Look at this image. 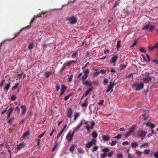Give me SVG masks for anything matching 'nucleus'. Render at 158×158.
Returning <instances> with one entry per match:
<instances>
[{
  "mask_svg": "<svg viewBox=\"0 0 158 158\" xmlns=\"http://www.w3.org/2000/svg\"><path fill=\"white\" fill-rule=\"evenodd\" d=\"M154 27L155 26L153 25H151L150 26H149V31H153L154 28Z\"/></svg>",
  "mask_w": 158,
  "mask_h": 158,
  "instance_id": "49530a36",
  "label": "nucleus"
},
{
  "mask_svg": "<svg viewBox=\"0 0 158 158\" xmlns=\"http://www.w3.org/2000/svg\"><path fill=\"white\" fill-rule=\"evenodd\" d=\"M63 131H60V132L57 135V139L60 137L61 135L63 133Z\"/></svg>",
  "mask_w": 158,
  "mask_h": 158,
  "instance_id": "bf43d9fd",
  "label": "nucleus"
},
{
  "mask_svg": "<svg viewBox=\"0 0 158 158\" xmlns=\"http://www.w3.org/2000/svg\"><path fill=\"white\" fill-rule=\"evenodd\" d=\"M88 75L87 74H85L81 77V80H82L83 81H84L86 79Z\"/></svg>",
  "mask_w": 158,
  "mask_h": 158,
  "instance_id": "cd10ccee",
  "label": "nucleus"
},
{
  "mask_svg": "<svg viewBox=\"0 0 158 158\" xmlns=\"http://www.w3.org/2000/svg\"><path fill=\"white\" fill-rule=\"evenodd\" d=\"M78 152L81 154H83L84 153V151L81 148H79L77 149Z\"/></svg>",
  "mask_w": 158,
  "mask_h": 158,
  "instance_id": "c85d7f7f",
  "label": "nucleus"
},
{
  "mask_svg": "<svg viewBox=\"0 0 158 158\" xmlns=\"http://www.w3.org/2000/svg\"><path fill=\"white\" fill-rule=\"evenodd\" d=\"M74 145L72 144L71 146L70 147L69 150L72 153H73V152L74 149Z\"/></svg>",
  "mask_w": 158,
  "mask_h": 158,
  "instance_id": "c9c22d12",
  "label": "nucleus"
},
{
  "mask_svg": "<svg viewBox=\"0 0 158 158\" xmlns=\"http://www.w3.org/2000/svg\"><path fill=\"white\" fill-rule=\"evenodd\" d=\"M107 156V154L105 153H104L100 154V156L102 158H104Z\"/></svg>",
  "mask_w": 158,
  "mask_h": 158,
  "instance_id": "13d9d810",
  "label": "nucleus"
},
{
  "mask_svg": "<svg viewBox=\"0 0 158 158\" xmlns=\"http://www.w3.org/2000/svg\"><path fill=\"white\" fill-rule=\"evenodd\" d=\"M25 146L24 143H20L19 145H18L17 148L19 149H20L21 148H23Z\"/></svg>",
  "mask_w": 158,
  "mask_h": 158,
  "instance_id": "412c9836",
  "label": "nucleus"
},
{
  "mask_svg": "<svg viewBox=\"0 0 158 158\" xmlns=\"http://www.w3.org/2000/svg\"><path fill=\"white\" fill-rule=\"evenodd\" d=\"M14 117L12 118H11L9 120L8 122L7 123L10 124H12V121H14Z\"/></svg>",
  "mask_w": 158,
  "mask_h": 158,
  "instance_id": "ea45409f",
  "label": "nucleus"
},
{
  "mask_svg": "<svg viewBox=\"0 0 158 158\" xmlns=\"http://www.w3.org/2000/svg\"><path fill=\"white\" fill-rule=\"evenodd\" d=\"M143 82L146 83H148L151 81L152 77L150 76L147 77L143 79Z\"/></svg>",
  "mask_w": 158,
  "mask_h": 158,
  "instance_id": "0eeeda50",
  "label": "nucleus"
},
{
  "mask_svg": "<svg viewBox=\"0 0 158 158\" xmlns=\"http://www.w3.org/2000/svg\"><path fill=\"white\" fill-rule=\"evenodd\" d=\"M34 46V43L31 42L29 44L28 46V49L30 50L32 49L33 48Z\"/></svg>",
  "mask_w": 158,
  "mask_h": 158,
  "instance_id": "b1692460",
  "label": "nucleus"
},
{
  "mask_svg": "<svg viewBox=\"0 0 158 158\" xmlns=\"http://www.w3.org/2000/svg\"><path fill=\"white\" fill-rule=\"evenodd\" d=\"M45 133H46V131H44L43 133H42L41 134L39 135L38 137V138H42V137H43L44 136V134H45Z\"/></svg>",
  "mask_w": 158,
  "mask_h": 158,
  "instance_id": "603ef678",
  "label": "nucleus"
},
{
  "mask_svg": "<svg viewBox=\"0 0 158 158\" xmlns=\"http://www.w3.org/2000/svg\"><path fill=\"white\" fill-rule=\"evenodd\" d=\"M10 82H9V83L5 86V87L4 89V90L7 91L9 90V89L10 88Z\"/></svg>",
  "mask_w": 158,
  "mask_h": 158,
  "instance_id": "a211bd4d",
  "label": "nucleus"
},
{
  "mask_svg": "<svg viewBox=\"0 0 158 158\" xmlns=\"http://www.w3.org/2000/svg\"><path fill=\"white\" fill-rule=\"evenodd\" d=\"M149 27V25L148 24L147 25H146L144 27H143L142 28V29L143 30H148V29Z\"/></svg>",
  "mask_w": 158,
  "mask_h": 158,
  "instance_id": "c03bdc74",
  "label": "nucleus"
},
{
  "mask_svg": "<svg viewBox=\"0 0 158 158\" xmlns=\"http://www.w3.org/2000/svg\"><path fill=\"white\" fill-rule=\"evenodd\" d=\"M15 111H17L18 114H19L20 113V109L18 107H15Z\"/></svg>",
  "mask_w": 158,
  "mask_h": 158,
  "instance_id": "e2e57ef3",
  "label": "nucleus"
},
{
  "mask_svg": "<svg viewBox=\"0 0 158 158\" xmlns=\"http://www.w3.org/2000/svg\"><path fill=\"white\" fill-rule=\"evenodd\" d=\"M110 136L108 135H103L102 136V139L105 141L108 140Z\"/></svg>",
  "mask_w": 158,
  "mask_h": 158,
  "instance_id": "6ab92c4d",
  "label": "nucleus"
},
{
  "mask_svg": "<svg viewBox=\"0 0 158 158\" xmlns=\"http://www.w3.org/2000/svg\"><path fill=\"white\" fill-rule=\"evenodd\" d=\"M148 143H145L141 145L140 146V148H141L142 147H144L146 146L147 147L148 146Z\"/></svg>",
  "mask_w": 158,
  "mask_h": 158,
  "instance_id": "6e6d98bb",
  "label": "nucleus"
},
{
  "mask_svg": "<svg viewBox=\"0 0 158 158\" xmlns=\"http://www.w3.org/2000/svg\"><path fill=\"white\" fill-rule=\"evenodd\" d=\"M137 43V40L136 39L134 41L133 43L131 46V47H133L135 46L136 44Z\"/></svg>",
  "mask_w": 158,
  "mask_h": 158,
  "instance_id": "8fccbe9b",
  "label": "nucleus"
},
{
  "mask_svg": "<svg viewBox=\"0 0 158 158\" xmlns=\"http://www.w3.org/2000/svg\"><path fill=\"white\" fill-rule=\"evenodd\" d=\"M121 41L118 40L117 42L116 47L118 49H119L121 47Z\"/></svg>",
  "mask_w": 158,
  "mask_h": 158,
  "instance_id": "c756f323",
  "label": "nucleus"
},
{
  "mask_svg": "<svg viewBox=\"0 0 158 158\" xmlns=\"http://www.w3.org/2000/svg\"><path fill=\"white\" fill-rule=\"evenodd\" d=\"M133 73H131L128 75L126 76L125 77V78H130L131 77H132L133 76Z\"/></svg>",
  "mask_w": 158,
  "mask_h": 158,
  "instance_id": "58836bf2",
  "label": "nucleus"
},
{
  "mask_svg": "<svg viewBox=\"0 0 158 158\" xmlns=\"http://www.w3.org/2000/svg\"><path fill=\"white\" fill-rule=\"evenodd\" d=\"M82 83H83V85H85L87 87L89 86L90 87L92 85L91 83L87 80L85 81H82Z\"/></svg>",
  "mask_w": 158,
  "mask_h": 158,
  "instance_id": "9d476101",
  "label": "nucleus"
},
{
  "mask_svg": "<svg viewBox=\"0 0 158 158\" xmlns=\"http://www.w3.org/2000/svg\"><path fill=\"white\" fill-rule=\"evenodd\" d=\"M47 12V11L42 12L41 13H39L37 16H35V18H37V17H40V16L41 15H44Z\"/></svg>",
  "mask_w": 158,
  "mask_h": 158,
  "instance_id": "5701e85b",
  "label": "nucleus"
},
{
  "mask_svg": "<svg viewBox=\"0 0 158 158\" xmlns=\"http://www.w3.org/2000/svg\"><path fill=\"white\" fill-rule=\"evenodd\" d=\"M36 140L37 142V145L38 146V147L40 148V146H39V145H40V139H36Z\"/></svg>",
  "mask_w": 158,
  "mask_h": 158,
  "instance_id": "680f3d73",
  "label": "nucleus"
},
{
  "mask_svg": "<svg viewBox=\"0 0 158 158\" xmlns=\"http://www.w3.org/2000/svg\"><path fill=\"white\" fill-rule=\"evenodd\" d=\"M118 59V56L117 55H114L112 57L110 60V62L111 64L114 63Z\"/></svg>",
  "mask_w": 158,
  "mask_h": 158,
  "instance_id": "423d86ee",
  "label": "nucleus"
},
{
  "mask_svg": "<svg viewBox=\"0 0 158 158\" xmlns=\"http://www.w3.org/2000/svg\"><path fill=\"white\" fill-rule=\"evenodd\" d=\"M66 88V86L64 85H62L61 88L60 90L61 92L60 94V96L62 95L64 93Z\"/></svg>",
  "mask_w": 158,
  "mask_h": 158,
  "instance_id": "9b49d317",
  "label": "nucleus"
},
{
  "mask_svg": "<svg viewBox=\"0 0 158 158\" xmlns=\"http://www.w3.org/2000/svg\"><path fill=\"white\" fill-rule=\"evenodd\" d=\"M92 90V88H90L88 90H87L86 93L84 94L83 97L86 96Z\"/></svg>",
  "mask_w": 158,
  "mask_h": 158,
  "instance_id": "aec40b11",
  "label": "nucleus"
},
{
  "mask_svg": "<svg viewBox=\"0 0 158 158\" xmlns=\"http://www.w3.org/2000/svg\"><path fill=\"white\" fill-rule=\"evenodd\" d=\"M55 145L54 146V147H53V148H52V152H54L55 150V149L57 148L58 147V142L56 141L55 142Z\"/></svg>",
  "mask_w": 158,
  "mask_h": 158,
  "instance_id": "4be33fe9",
  "label": "nucleus"
},
{
  "mask_svg": "<svg viewBox=\"0 0 158 158\" xmlns=\"http://www.w3.org/2000/svg\"><path fill=\"white\" fill-rule=\"evenodd\" d=\"M138 135L140 137H144L145 134L142 131H139L138 132Z\"/></svg>",
  "mask_w": 158,
  "mask_h": 158,
  "instance_id": "f3484780",
  "label": "nucleus"
},
{
  "mask_svg": "<svg viewBox=\"0 0 158 158\" xmlns=\"http://www.w3.org/2000/svg\"><path fill=\"white\" fill-rule=\"evenodd\" d=\"M146 125L147 126L150 127L151 129H152L155 127V125L152 123H151L148 122L146 124Z\"/></svg>",
  "mask_w": 158,
  "mask_h": 158,
  "instance_id": "dca6fc26",
  "label": "nucleus"
},
{
  "mask_svg": "<svg viewBox=\"0 0 158 158\" xmlns=\"http://www.w3.org/2000/svg\"><path fill=\"white\" fill-rule=\"evenodd\" d=\"M150 152L149 149H146L144 151L143 153L144 155L148 154Z\"/></svg>",
  "mask_w": 158,
  "mask_h": 158,
  "instance_id": "37998d69",
  "label": "nucleus"
},
{
  "mask_svg": "<svg viewBox=\"0 0 158 158\" xmlns=\"http://www.w3.org/2000/svg\"><path fill=\"white\" fill-rule=\"evenodd\" d=\"M21 108L22 110V114L24 115L27 111L26 107L25 105H23L21 106Z\"/></svg>",
  "mask_w": 158,
  "mask_h": 158,
  "instance_id": "6e6552de",
  "label": "nucleus"
},
{
  "mask_svg": "<svg viewBox=\"0 0 158 158\" xmlns=\"http://www.w3.org/2000/svg\"><path fill=\"white\" fill-rule=\"evenodd\" d=\"M121 136L122 135L121 134H119L117 136L114 137L113 138L117 139H119L121 138Z\"/></svg>",
  "mask_w": 158,
  "mask_h": 158,
  "instance_id": "e433bc0d",
  "label": "nucleus"
},
{
  "mask_svg": "<svg viewBox=\"0 0 158 158\" xmlns=\"http://www.w3.org/2000/svg\"><path fill=\"white\" fill-rule=\"evenodd\" d=\"M108 81L107 78H105L104 80L103 84L105 85L108 83Z\"/></svg>",
  "mask_w": 158,
  "mask_h": 158,
  "instance_id": "69168bd1",
  "label": "nucleus"
},
{
  "mask_svg": "<svg viewBox=\"0 0 158 158\" xmlns=\"http://www.w3.org/2000/svg\"><path fill=\"white\" fill-rule=\"evenodd\" d=\"M14 110V108L13 107H10L9 108L7 112L8 114L7 115V119L9 118Z\"/></svg>",
  "mask_w": 158,
  "mask_h": 158,
  "instance_id": "f8f14e48",
  "label": "nucleus"
},
{
  "mask_svg": "<svg viewBox=\"0 0 158 158\" xmlns=\"http://www.w3.org/2000/svg\"><path fill=\"white\" fill-rule=\"evenodd\" d=\"M119 3V2H118L117 1H116L114 4V5L113 6V8H114L116 7L117 6V5H118Z\"/></svg>",
  "mask_w": 158,
  "mask_h": 158,
  "instance_id": "338daca9",
  "label": "nucleus"
},
{
  "mask_svg": "<svg viewBox=\"0 0 158 158\" xmlns=\"http://www.w3.org/2000/svg\"><path fill=\"white\" fill-rule=\"evenodd\" d=\"M35 17L34 18H33L31 19V22L30 23V24L29 25H28V26H27L25 27L26 28H30V27H31V24L35 20Z\"/></svg>",
  "mask_w": 158,
  "mask_h": 158,
  "instance_id": "7c9ffc66",
  "label": "nucleus"
},
{
  "mask_svg": "<svg viewBox=\"0 0 158 158\" xmlns=\"http://www.w3.org/2000/svg\"><path fill=\"white\" fill-rule=\"evenodd\" d=\"M135 153L139 156H141L142 155V152L139 150H136Z\"/></svg>",
  "mask_w": 158,
  "mask_h": 158,
  "instance_id": "473e14b6",
  "label": "nucleus"
},
{
  "mask_svg": "<svg viewBox=\"0 0 158 158\" xmlns=\"http://www.w3.org/2000/svg\"><path fill=\"white\" fill-rule=\"evenodd\" d=\"M66 19L67 20L70 21V23L71 24H75L77 21V18L73 16L68 18Z\"/></svg>",
  "mask_w": 158,
  "mask_h": 158,
  "instance_id": "7ed1b4c3",
  "label": "nucleus"
},
{
  "mask_svg": "<svg viewBox=\"0 0 158 158\" xmlns=\"http://www.w3.org/2000/svg\"><path fill=\"white\" fill-rule=\"evenodd\" d=\"M138 145V144L136 142H133L131 143V147L133 148H136Z\"/></svg>",
  "mask_w": 158,
  "mask_h": 158,
  "instance_id": "bb28decb",
  "label": "nucleus"
},
{
  "mask_svg": "<svg viewBox=\"0 0 158 158\" xmlns=\"http://www.w3.org/2000/svg\"><path fill=\"white\" fill-rule=\"evenodd\" d=\"M72 113V110L71 109H69L67 112V115L68 118H71Z\"/></svg>",
  "mask_w": 158,
  "mask_h": 158,
  "instance_id": "2eb2a0df",
  "label": "nucleus"
},
{
  "mask_svg": "<svg viewBox=\"0 0 158 158\" xmlns=\"http://www.w3.org/2000/svg\"><path fill=\"white\" fill-rule=\"evenodd\" d=\"M66 66H69L71 65L72 64V63L71 62V61H70L69 62H68L66 63H64Z\"/></svg>",
  "mask_w": 158,
  "mask_h": 158,
  "instance_id": "5fc2aeb1",
  "label": "nucleus"
},
{
  "mask_svg": "<svg viewBox=\"0 0 158 158\" xmlns=\"http://www.w3.org/2000/svg\"><path fill=\"white\" fill-rule=\"evenodd\" d=\"M139 50L141 52H143L144 53H145L146 52V51L145 50L144 48L143 47L140 48L139 49Z\"/></svg>",
  "mask_w": 158,
  "mask_h": 158,
  "instance_id": "de8ad7c7",
  "label": "nucleus"
},
{
  "mask_svg": "<svg viewBox=\"0 0 158 158\" xmlns=\"http://www.w3.org/2000/svg\"><path fill=\"white\" fill-rule=\"evenodd\" d=\"M136 127V126L134 125L132 126L131 128L129 129V130L128 131L126 134H125L124 135L126 138L128 137L129 136L131 135L132 133L134 132L135 130V128Z\"/></svg>",
  "mask_w": 158,
  "mask_h": 158,
  "instance_id": "f03ea898",
  "label": "nucleus"
},
{
  "mask_svg": "<svg viewBox=\"0 0 158 158\" xmlns=\"http://www.w3.org/2000/svg\"><path fill=\"white\" fill-rule=\"evenodd\" d=\"M73 76V75L72 74L70 76V77L67 80L69 82H70L72 81Z\"/></svg>",
  "mask_w": 158,
  "mask_h": 158,
  "instance_id": "79ce46f5",
  "label": "nucleus"
},
{
  "mask_svg": "<svg viewBox=\"0 0 158 158\" xmlns=\"http://www.w3.org/2000/svg\"><path fill=\"white\" fill-rule=\"evenodd\" d=\"M88 99L86 98L85 101L84 103L81 104V106L82 107H86L88 105Z\"/></svg>",
  "mask_w": 158,
  "mask_h": 158,
  "instance_id": "ddd939ff",
  "label": "nucleus"
},
{
  "mask_svg": "<svg viewBox=\"0 0 158 158\" xmlns=\"http://www.w3.org/2000/svg\"><path fill=\"white\" fill-rule=\"evenodd\" d=\"M73 136L72 135L70 132L67 134L66 136V138L68 142L71 141L73 139Z\"/></svg>",
  "mask_w": 158,
  "mask_h": 158,
  "instance_id": "1a4fd4ad",
  "label": "nucleus"
},
{
  "mask_svg": "<svg viewBox=\"0 0 158 158\" xmlns=\"http://www.w3.org/2000/svg\"><path fill=\"white\" fill-rule=\"evenodd\" d=\"M154 156L156 158H158V151L156 152L154 154Z\"/></svg>",
  "mask_w": 158,
  "mask_h": 158,
  "instance_id": "774afa93",
  "label": "nucleus"
},
{
  "mask_svg": "<svg viewBox=\"0 0 158 158\" xmlns=\"http://www.w3.org/2000/svg\"><path fill=\"white\" fill-rule=\"evenodd\" d=\"M116 84L114 83H112L111 82H110V85L108 87L106 91V92L107 93L109 92H110V93L112 92L113 91V87Z\"/></svg>",
  "mask_w": 158,
  "mask_h": 158,
  "instance_id": "20e7f679",
  "label": "nucleus"
},
{
  "mask_svg": "<svg viewBox=\"0 0 158 158\" xmlns=\"http://www.w3.org/2000/svg\"><path fill=\"white\" fill-rule=\"evenodd\" d=\"M100 73V72L99 71L94 72L93 74V75L94 77H95L96 76L98 75Z\"/></svg>",
  "mask_w": 158,
  "mask_h": 158,
  "instance_id": "a18cd8bd",
  "label": "nucleus"
},
{
  "mask_svg": "<svg viewBox=\"0 0 158 158\" xmlns=\"http://www.w3.org/2000/svg\"><path fill=\"white\" fill-rule=\"evenodd\" d=\"M127 66V65L126 64H121L120 66V70H123Z\"/></svg>",
  "mask_w": 158,
  "mask_h": 158,
  "instance_id": "a878e982",
  "label": "nucleus"
},
{
  "mask_svg": "<svg viewBox=\"0 0 158 158\" xmlns=\"http://www.w3.org/2000/svg\"><path fill=\"white\" fill-rule=\"evenodd\" d=\"M117 158H123V155L122 154L119 153L117 155Z\"/></svg>",
  "mask_w": 158,
  "mask_h": 158,
  "instance_id": "0e129e2a",
  "label": "nucleus"
},
{
  "mask_svg": "<svg viewBox=\"0 0 158 158\" xmlns=\"http://www.w3.org/2000/svg\"><path fill=\"white\" fill-rule=\"evenodd\" d=\"M118 142L117 141H112L111 143H110V145L111 146H114L115 145L116 143Z\"/></svg>",
  "mask_w": 158,
  "mask_h": 158,
  "instance_id": "a19ab883",
  "label": "nucleus"
},
{
  "mask_svg": "<svg viewBox=\"0 0 158 158\" xmlns=\"http://www.w3.org/2000/svg\"><path fill=\"white\" fill-rule=\"evenodd\" d=\"M109 151V149L108 148H105L102 150V151L104 152V153H106L108 152Z\"/></svg>",
  "mask_w": 158,
  "mask_h": 158,
  "instance_id": "f704fd0d",
  "label": "nucleus"
},
{
  "mask_svg": "<svg viewBox=\"0 0 158 158\" xmlns=\"http://www.w3.org/2000/svg\"><path fill=\"white\" fill-rule=\"evenodd\" d=\"M96 142V140L94 139H93L90 142L86 144V147L88 148H90L93 144H95Z\"/></svg>",
  "mask_w": 158,
  "mask_h": 158,
  "instance_id": "39448f33",
  "label": "nucleus"
},
{
  "mask_svg": "<svg viewBox=\"0 0 158 158\" xmlns=\"http://www.w3.org/2000/svg\"><path fill=\"white\" fill-rule=\"evenodd\" d=\"M35 17L34 18H33L31 19V22L30 23V24L29 25H28V26H27L25 27L26 28H30V27H31V24L35 20Z\"/></svg>",
  "mask_w": 158,
  "mask_h": 158,
  "instance_id": "2f4dec72",
  "label": "nucleus"
},
{
  "mask_svg": "<svg viewBox=\"0 0 158 158\" xmlns=\"http://www.w3.org/2000/svg\"><path fill=\"white\" fill-rule=\"evenodd\" d=\"M83 123V121L82 120L81 121L80 123L74 129L75 131H78L79 130V128L81 127Z\"/></svg>",
  "mask_w": 158,
  "mask_h": 158,
  "instance_id": "4468645a",
  "label": "nucleus"
},
{
  "mask_svg": "<svg viewBox=\"0 0 158 158\" xmlns=\"http://www.w3.org/2000/svg\"><path fill=\"white\" fill-rule=\"evenodd\" d=\"M30 135V132L29 131H27L25 132L24 133L23 135V137L24 138L27 137L28 135Z\"/></svg>",
  "mask_w": 158,
  "mask_h": 158,
  "instance_id": "393cba45",
  "label": "nucleus"
},
{
  "mask_svg": "<svg viewBox=\"0 0 158 158\" xmlns=\"http://www.w3.org/2000/svg\"><path fill=\"white\" fill-rule=\"evenodd\" d=\"M143 118L144 119V120H147L148 118V115H147V116H145V114H143Z\"/></svg>",
  "mask_w": 158,
  "mask_h": 158,
  "instance_id": "052dcab7",
  "label": "nucleus"
},
{
  "mask_svg": "<svg viewBox=\"0 0 158 158\" xmlns=\"http://www.w3.org/2000/svg\"><path fill=\"white\" fill-rule=\"evenodd\" d=\"M19 85V83H16L15 84V85L12 87V90H14L15 89H16L17 88V87H18Z\"/></svg>",
  "mask_w": 158,
  "mask_h": 158,
  "instance_id": "4c0bfd02",
  "label": "nucleus"
},
{
  "mask_svg": "<svg viewBox=\"0 0 158 158\" xmlns=\"http://www.w3.org/2000/svg\"><path fill=\"white\" fill-rule=\"evenodd\" d=\"M83 73H84L85 74H88L89 73V69H85L83 71Z\"/></svg>",
  "mask_w": 158,
  "mask_h": 158,
  "instance_id": "4d7b16f0",
  "label": "nucleus"
},
{
  "mask_svg": "<svg viewBox=\"0 0 158 158\" xmlns=\"http://www.w3.org/2000/svg\"><path fill=\"white\" fill-rule=\"evenodd\" d=\"M98 146H95L93 148V149L92 151V152H94V151H96L98 149Z\"/></svg>",
  "mask_w": 158,
  "mask_h": 158,
  "instance_id": "3c124183",
  "label": "nucleus"
},
{
  "mask_svg": "<svg viewBox=\"0 0 158 158\" xmlns=\"http://www.w3.org/2000/svg\"><path fill=\"white\" fill-rule=\"evenodd\" d=\"M72 95H73V94H69V95H68V96L65 97L64 98V100L65 101L67 100L69 98L70 96H72Z\"/></svg>",
  "mask_w": 158,
  "mask_h": 158,
  "instance_id": "09e8293b",
  "label": "nucleus"
},
{
  "mask_svg": "<svg viewBox=\"0 0 158 158\" xmlns=\"http://www.w3.org/2000/svg\"><path fill=\"white\" fill-rule=\"evenodd\" d=\"M98 134L96 132H93L92 134V136L94 138V139L95 138H96L98 136Z\"/></svg>",
  "mask_w": 158,
  "mask_h": 158,
  "instance_id": "72a5a7b5",
  "label": "nucleus"
},
{
  "mask_svg": "<svg viewBox=\"0 0 158 158\" xmlns=\"http://www.w3.org/2000/svg\"><path fill=\"white\" fill-rule=\"evenodd\" d=\"M52 73L51 72H47L46 73V78H48L49 76Z\"/></svg>",
  "mask_w": 158,
  "mask_h": 158,
  "instance_id": "864d4df0",
  "label": "nucleus"
},
{
  "mask_svg": "<svg viewBox=\"0 0 158 158\" xmlns=\"http://www.w3.org/2000/svg\"><path fill=\"white\" fill-rule=\"evenodd\" d=\"M143 87L144 84L143 83L140 82L137 83L136 82L132 85V88L134 89L136 91H139L142 89Z\"/></svg>",
  "mask_w": 158,
  "mask_h": 158,
  "instance_id": "f257e3e1",
  "label": "nucleus"
}]
</instances>
